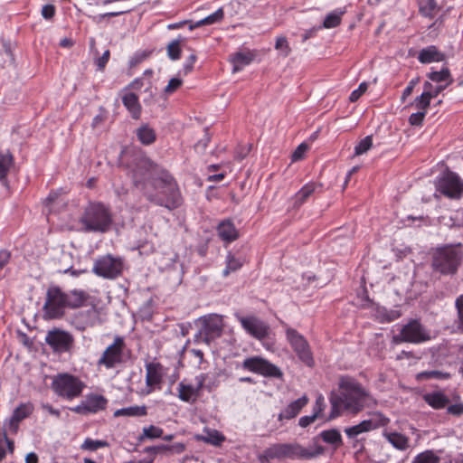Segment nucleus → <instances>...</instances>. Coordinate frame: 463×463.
<instances>
[{
    "instance_id": "1",
    "label": "nucleus",
    "mask_w": 463,
    "mask_h": 463,
    "mask_svg": "<svg viewBox=\"0 0 463 463\" xmlns=\"http://www.w3.org/2000/svg\"><path fill=\"white\" fill-rule=\"evenodd\" d=\"M339 389L338 393L330 396L331 412L327 420L335 419L344 411L358 414L364 408L376 404V401L354 380L342 379Z\"/></svg>"
},
{
    "instance_id": "2",
    "label": "nucleus",
    "mask_w": 463,
    "mask_h": 463,
    "mask_svg": "<svg viewBox=\"0 0 463 463\" xmlns=\"http://www.w3.org/2000/svg\"><path fill=\"white\" fill-rule=\"evenodd\" d=\"M88 295L85 291L73 289L64 292L57 286H51L46 291V298L43 307L45 319L61 317L67 307H80L86 301Z\"/></svg>"
},
{
    "instance_id": "3",
    "label": "nucleus",
    "mask_w": 463,
    "mask_h": 463,
    "mask_svg": "<svg viewBox=\"0 0 463 463\" xmlns=\"http://www.w3.org/2000/svg\"><path fill=\"white\" fill-rule=\"evenodd\" d=\"M155 191L145 188V195L148 201L156 205L173 210L182 204L183 199L174 177L165 170H161L153 185Z\"/></svg>"
},
{
    "instance_id": "4",
    "label": "nucleus",
    "mask_w": 463,
    "mask_h": 463,
    "mask_svg": "<svg viewBox=\"0 0 463 463\" xmlns=\"http://www.w3.org/2000/svg\"><path fill=\"white\" fill-rule=\"evenodd\" d=\"M113 222L109 206L99 202H90L84 208L79 218V223L85 232H107Z\"/></svg>"
},
{
    "instance_id": "5",
    "label": "nucleus",
    "mask_w": 463,
    "mask_h": 463,
    "mask_svg": "<svg viewBox=\"0 0 463 463\" xmlns=\"http://www.w3.org/2000/svg\"><path fill=\"white\" fill-rule=\"evenodd\" d=\"M463 260L461 243L446 244L435 249L432 254V268L442 275H454Z\"/></svg>"
},
{
    "instance_id": "6",
    "label": "nucleus",
    "mask_w": 463,
    "mask_h": 463,
    "mask_svg": "<svg viewBox=\"0 0 463 463\" xmlns=\"http://www.w3.org/2000/svg\"><path fill=\"white\" fill-rule=\"evenodd\" d=\"M52 388L58 396L67 400H73L80 396L85 384L72 374L59 373L53 378Z\"/></svg>"
},
{
    "instance_id": "7",
    "label": "nucleus",
    "mask_w": 463,
    "mask_h": 463,
    "mask_svg": "<svg viewBox=\"0 0 463 463\" xmlns=\"http://www.w3.org/2000/svg\"><path fill=\"white\" fill-rule=\"evenodd\" d=\"M435 188L449 199L459 200L463 196V179L457 173L446 170L436 178Z\"/></svg>"
},
{
    "instance_id": "8",
    "label": "nucleus",
    "mask_w": 463,
    "mask_h": 463,
    "mask_svg": "<svg viewBox=\"0 0 463 463\" xmlns=\"http://www.w3.org/2000/svg\"><path fill=\"white\" fill-rule=\"evenodd\" d=\"M286 338L298 358L308 367L315 365L310 345L303 335L286 326Z\"/></svg>"
},
{
    "instance_id": "9",
    "label": "nucleus",
    "mask_w": 463,
    "mask_h": 463,
    "mask_svg": "<svg viewBox=\"0 0 463 463\" xmlns=\"http://www.w3.org/2000/svg\"><path fill=\"white\" fill-rule=\"evenodd\" d=\"M161 170L145 156L136 158L135 165L131 169L133 182L136 185L144 183V189H148L147 183L151 182L154 185Z\"/></svg>"
},
{
    "instance_id": "10",
    "label": "nucleus",
    "mask_w": 463,
    "mask_h": 463,
    "mask_svg": "<svg viewBox=\"0 0 463 463\" xmlns=\"http://www.w3.org/2000/svg\"><path fill=\"white\" fill-rule=\"evenodd\" d=\"M430 339V332L418 320H411L404 325L400 333L393 336L395 344H420Z\"/></svg>"
},
{
    "instance_id": "11",
    "label": "nucleus",
    "mask_w": 463,
    "mask_h": 463,
    "mask_svg": "<svg viewBox=\"0 0 463 463\" xmlns=\"http://www.w3.org/2000/svg\"><path fill=\"white\" fill-rule=\"evenodd\" d=\"M240 366L245 371L258 373L265 377L281 379L283 376L282 371L278 366L260 356L246 358Z\"/></svg>"
},
{
    "instance_id": "12",
    "label": "nucleus",
    "mask_w": 463,
    "mask_h": 463,
    "mask_svg": "<svg viewBox=\"0 0 463 463\" xmlns=\"http://www.w3.org/2000/svg\"><path fill=\"white\" fill-rule=\"evenodd\" d=\"M126 344L122 336L117 335L114 341L102 353L97 362L99 366L112 369L124 361V349Z\"/></svg>"
},
{
    "instance_id": "13",
    "label": "nucleus",
    "mask_w": 463,
    "mask_h": 463,
    "mask_svg": "<svg viewBox=\"0 0 463 463\" xmlns=\"http://www.w3.org/2000/svg\"><path fill=\"white\" fill-rule=\"evenodd\" d=\"M123 269L121 259L115 258L110 254L97 259L94 262L92 271L99 277L113 279L118 277Z\"/></svg>"
},
{
    "instance_id": "14",
    "label": "nucleus",
    "mask_w": 463,
    "mask_h": 463,
    "mask_svg": "<svg viewBox=\"0 0 463 463\" xmlns=\"http://www.w3.org/2000/svg\"><path fill=\"white\" fill-rule=\"evenodd\" d=\"M235 317L240 322L244 331L251 337L262 340L269 335V326L260 317L253 315L241 316L240 314H235Z\"/></svg>"
},
{
    "instance_id": "15",
    "label": "nucleus",
    "mask_w": 463,
    "mask_h": 463,
    "mask_svg": "<svg viewBox=\"0 0 463 463\" xmlns=\"http://www.w3.org/2000/svg\"><path fill=\"white\" fill-rule=\"evenodd\" d=\"M324 453V448L314 442L304 447L298 442L287 443V458L291 460H310Z\"/></svg>"
},
{
    "instance_id": "16",
    "label": "nucleus",
    "mask_w": 463,
    "mask_h": 463,
    "mask_svg": "<svg viewBox=\"0 0 463 463\" xmlns=\"http://www.w3.org/2000/svg\"><path fill=\"white\" fill-rule=\"evenodd\" d=\"M107 404L108 400L103 395L89 394L80 404L71 408V411L79 414L87 415L105 410Z\"/></svg>"
},
{
    "instance_id": "17",
    "label": "nucleus",
    "mask_w": 463,
    "mask_h": 463,
    "mask_svg": "<svg viewBox=\"0 0 463 463\" xmlns=\"http://www.w3.org/2000/svg\"><path fill=\"white\" fill-rule=\"evenodd\" d=\"M45 342L55 352L64 353L70 350L73 344V337L66 331L53 329L47 333Z\"/></svg>"
},
{
    "instance_id": "18",
    "label": "nucleus",
    "mask_w": 463,
    "mask_h": 463,
    "mask_svg": "<svg viewBox=\"0 0 463 463\" xmlns=\"http://www.w3.org/2000/svg\"><path fill=\"white\" fill-rule=\"evenodd\" d=\"M203 329L201 333L203 335L205 340L210 342L217 337H220L223 331L222 317L217 314H211L202 317Z\"/></svg>"
},
{
    "instance_id": "19",
    "label": "nucleus",
    "mask_w": 463,
    "mask_h": 463,
    "mask_svg": "<svg viewBox=\"0 0 463 463\" xmlns=\"http://www.w3.org/2000/svg\"><path fill=\"white\" fill-rule=\"evenodd\" d=\"M33 411V405L31 402L21 403L14 410L11 417L5 420L3 427L7 428L11 434H16L20 422L28 418Z\"/></svg>"
},
{
    "instance_id": "20",
    "label": "nucleus",
    "mask_w": 463,
    "mask_h": 463,
    "mask_svg": "<svg viewBox=\"0 0 463 463\" xmlns=\"http://www.w3.org/2000/svg\"><path fill=\"white\" fill-rule=\"evenodd\" d=\"M164 367L159 363H147L146 364V384L149 388L147 393H150L154 387L159 386L163 381Z\"/></svg>"
},
{
    "instance_id": "21",
    "label": "nucleus",
    "mask_w": 463,
    "mask_h": 463,
    "mask_svg": "<svg viewBox=\"0 0 463 463\" xmlns=\"http://www.w3.org/2000/svg\"><path fill=\"white\" fill-rule=\"evenodd\" d=\"M287 458V443H275L267 448L259 459L260 463L269 462L270 459H285Z\"/></svg>"
},
{
    "instance_id": "22",
    "label": "nucleus",
    "mask_w": 463,
    "mask_h": 463,
    "mask_svg": "<svg viewBox=\"0 0 463 463\" xmlns=\"http://www.w3.org/2000/svg\"><path fill=\"white\" fill-rule=\"evenodd\" d=\"M307 402L308 398L307 395H303L296 401H293L279 414V420H282L284 419L290 420L295 418Z\"/></svg>"
},
{
    "instance_id": "23",
    "label": "nucleus",
    "mask_w": 463,
    "mask_h": 463,
    "mask_svg": "<svg viewBox=\"0 0 463 463\" xmlns=\"http://www.w3.org/2000/svg\"><path fill=\"white\" fill-rule=\"evenodd\" d=\"M219 237L225 242L231 243L238 239L239 232L231 220L221 222L217 227Z\"/></svg>"
},
{
    "instance_id": "24",
    "label": "nucleus",
    "mask_w": 463,
    "mask_h": 463,
    "mask_svg": "<svg viewBox=\"0 0 463 463\" xmlns=\"http://www.w3.org/2000/svg\"><path fill=\"white\" fill-rule=\"evenodd\" d=\"M46 207L50 212H59L67 205L65 192L62 189L52 191L45 199Z\"/></svg>"
},
{
    "instance_id": "25",
    "label": "nucleus",
    "mask_w": 463,
    "mask_h": 463,
    "mask_svg": "<svg viewBox=\"0 0 463 463\" xmlns=\"http://www.w3.org/2000/svg\"><path fill=\"white\" fill-rule=\"evenodd\" d=\"M255 55L251 52H238L231 56L230 61L233 64L232 72L241 71L245 66L249 65L254 59Z\"/></svg>"
},
{
    "instance_id": "26",
    "label": "nucleus",
    "mask_w": 463,
    "mask_h": 463,
    "mask_svg": "<svg viewBox=\"0 0 463 463\" xmlns=\"http://www.w3.org/2000/svg\"><path fill=\"white\" fill-rule=\"evenodd\" d=\"M122 102L133 118L138 119L140 118L141 105L139 103L137 95L132 92L126 93L122 97Z\"/></svg>"
},
{
    "instance_id": "27",
    "label": "nucleus",
    "mask_w": 463,
    "mask_h": 463,
    "mask_svg": "<svg viewBox=\"0 0 463 463\" xmlns=\"http://www.w3.org/2000/svg\"><path fill=\"white\" fill-rule=\"evenodd\" d=\"M445 59V55L440 52L436 46L430 45L422 49L418 55V60L421 63H430L433 61H441Z\"/></svg>"
},
{
    "instance_id": "28",
    "label": "nucleus",
    "mask_w": 463,
    "mask_h": 463,
    "mask_svg": "<svg viewBox=\"0 0 463 463\" xmlns=\"http://www.w3.org/2000/svg\"><path fill=\"white\" fill-rule=\"evenodd\" d=\"M423 399L430 406L436 410L446 408L449 403V399L441 392L426 393Z\"/></svg>"
},
{
    "instance_id": "29",
    "label": "nucleus",
    "mask_w": 463,
    "mask_h": 463,
    "mask_svg": "<svg viewBox=\"0 0 463 463\" xmlns=\"http://www.w3.org/2000/svg\"><path fill=\"white\" fill-rule=\"evenodd\" d=\"M320 184L308 183L305 184L294 196V206H301L317 190Z\"/></svg>"
},
{
    "instance_id": "30",
    "label": "nucleus",
    "mask_w": 463,
    "mask_h": 463,
    "mask_svg": "<svg viewBox=\"0 0 463 463\" xmlns=\"http://www.w3.org/2000/svg\"><path fill=\"white\" fill-rule=\"evenodd\" d=\"M383 436L395 449L399 450H406L410 447L409 438L402 433L396 431H386L383 433Z\"/></svg>"
},
{
    "instance_id": "31",
    "label": "nucleus",
    "mask_w": 463,
    "mask_h": 463,
    "mask_svg": "<svg viewBox=\"0 0 463 463\" xmlns=\"http://www.w3.org/2000/svg\"><path fill=\"white\" fill-rule=\"evenodd\" d=\"M14 165V156L9 150L0 152V181L6 184V176L10 168Z\"/></svg>"
},
{
    "instance_id": "32",
    "label": "nucleus",
    "mask_w": 463,
    "mask_h": 463,
    "mask_svg": "<svg viewBox=\"0 0 463 463\" xmlns=\"http://www.w3.org/2000/svg\"><path fill=\"white\" fill-rule=\"evenodd\" d=\"M147 414V410L145 405L142 406H130L126 408H121L114 411V417H141L146 416Z\"/></svg>"
},
{
    "instance_id": "33",
    "label": "nucleus",
    "mask_w": 463,
    "mask_h": 463,
    "mask_svg": "<svg viewBox=\"0 0 463 463\" xmlns=\"http://www.w3.org/2000/svg\"><path fill=\"white\" fill-rule=\"evenodd\" d=\"M178 397L181 401L185 402H194L198 397L196 389L191 384H185L183 382L178 383Z\"/></svg>"
},
{
    "instance_id": "34",
    "label": "nucleus",
    "mask_w": 463,
    "mask_h": 463,
    "mask_svg": "<svg viewBox=\"0 0 463 463\" xmlns=\"http://www.w3.org/2000/svg\"><path fill=\"white\" fill-rule=\"evenodd\" d=\"M223 16H224L223 9L219 8L214 13L204 17L203 19H201V20L195 22L194 24H190L189 29L192 31L195 28H198V27H201L203 25L213 24L219 23L223 19Z\"/></svg>"
},
{
    "instance_id": "35",
    "label": "nucleus",
    "mask_w": 463,
    "mask_h": 463,
    "mask_svg": "<svg viewBox=\"0 0 463 463\" xmlns=\"http://www.w3.org/2000/svg\"><path fill=\"white\" fill-rule=\"evenodd\" d=\"M345 13V9H336V10H334L333 12L329 13L324 22H323V24L322 26H319L318 28H327V29H330V28H335L336 27L337 25L340 24L341 23V20H342V16L343 14Z\"/></svg>"
},
{
    "instance_id": "36",
    "label": "nucleus",
    "mask_w": 463,
    "mask_h": 463,
    "mask_svg": "<svg viewBox=\"0 0 463 463\" xmlns=\"http://www.w3.org/2000/svg\"><path fill=\"white\" fill-rule=\"evenodd\" d=\"M137 137L138 140L146 146L153 144L156 137L154 129L147 125H143L137 130Z\"/></svg>"
},
{
    "instance_id": "37",
    "label": "nucleus",
    "mask_w": 463,
    "mask_h": 463,
    "mask_svg": "<svg viewBox=\"0 0 463 463\" xmlns=\"http://www.w3.org/2000/svg\"><path fill=\"white\" fill-rule=\"evenodd\" d=\"M420 13L429 18H433L439 10L435 0H420L419 3Z\"/></svg>"
},
{
    "instance_id": "38",
    "label": "nucleus",
    "mask_w": 463,
    "mask_h": 463,
    "mask_svg": "<svg viewBox=\"0 0 463 463\" xmlns=\"http://www.w3.org/2000/svg\"><path fill=\"white\" fill-rule=\"evenodd\" d=\"M171 450L172 447L165 444L146 447L144 449V452L149 455V459L148 461H140L139 463H153L156 455L165 454Z\"/></svg>"
},
{
    "instance_id": "39",
    "label": "nucleus",
    "mask_w": 463,
    "mask_h": 463,
    "mask_svg": "<svg viewBox=\"0 0 463 463\" xmlns=\"http://www.w3.org/2000/svg\"><path fill=\"white\" fill-rule=\"evenodd\" d=\"M370 430H372V424L371 422H367V420H364L357 425L346 428L345 432L348 438L353 439L364 432Z\"/></svg>"
},
{
    "instance_id": "40",
    "label": "nucleus",
    "mask_w": 463,
    "mask_h": 463,
    "mask_svg": "<svg viewBox=\"0 0 463 463\" xmlns=\"http://www.w3.org/2000/svg\"><path fill=\"white\" fill-rule=\"evenodd\" d=\"M164 433L163 429L156 427L155 425H149L147 427H144L142 430V434L139 436L138 440L142 441L145 439H154L157 438H161Z\"/></svg>"
},
{
    "instance_id": "41",
    "label": "nucleus",
    "mask_w": 463,
    "mask_h": 463,
    "mask_svg": "<svg viewBox=\"0 0 463 463\" xmlns=\"http://www.w3.org/2000/svg\"><path fill=\"white\" fill-rule=\"evenodd\" d=\"M411 463H439V458L431 450H425L418 454Z\"/></svg>"
},
{
    "instance_id": "42",
    "label": "nucleus",
    "mask_w": 463,
    "mask_h": 463,
    "mask_svg": "<svg viewBox=\"0 0 463 463\" xmlns=\"http://www.w3.org/2000/svg\"><path fill=\"white\" fill-rule=\"evenodd\" d=\"M428 77L430 80L434 82H442L449 80L448 85L452 82V79L450 77V72L448 68H443L441 71H431L428 74Z\"/></svg>"
},
{
    "instance_id": "43",
    "label": "nucleus",
    "mask_w": 463,
    "mask_h": 463,
    "mask_svg": "<svg viewBox=\"0 0 463 463\" xmlns=\"http://www.w3.org/2000/svg\"><path fill=\"white\" fill-rule=\"evenodd\" d=\"M320 437L328 444H338L342 442L340 432L335 429L322 431Z\"/></svg>"
},
{
    "instance_id": "44",
    "label": "nucleus",
    "mask_w": 463,
    "mask_h": 463,
    "mask_svg": "<svg viewBox=\"0 0 463 463\" xmlns=\"http://www.w3.org/2000/svg\"><path fill=\"white\" fill-rule=\"evenodd\" d=\"M109 443L105 440L99 439H92L90 438H87L83 443L80 445V449L83 450L95 451L99 449L108 447Z\"/></svg>"
},
{
    "instance_id": "45",
    "label": "nucleus",
    "mask_w": 463,
    "mask_h": 463,
    "mask_svg": "<svg viewBox=\"0 0 463 463\" xmlns=\"http://www.w3.org/2000/svg\"><path fill=\"white\" fill-rule=\"evenodd\" d=\"M241 266V260L229 253L226 260V268L223 269V276H228L230 272L236 271Z\"/></svg>"
},
{
    "instance_id": "46",
    "label": "nucleus",
    "mask_w": 463,
    "mask_h": 463,
    "mask_svg": "<svg viewBox=\"0 0 463 463\" xmlns=\"http://www.w3.org/2000/svg\"><path fill=\"white\" fill-rule=\"evenodd\" d=\"M432 99L431 95L427 92H422L419 97L414 99V106L420 111H426L430 107V100Z\"/></svg>"
},
{
    "instance_id": "47",
    "label": "nucleus",
    "mask_w": 463,
    "mask_h": 463,
    "mask_svg": "<svg viewBox=\"0 0 463 463\" xmlns=\"http://www.w3.org/2000/svg\"><path fill=\"white\" fill-rule=\"evenodd\" d=\"M168 57L176 61L181 57V48H180V41L178 39L173 40L170 42L166 47Z\"/></svg>"
},
{
    "instance_id": "48",
    "label": "nucleus",
    "mask_w": 463,
    "mask_h": 463,
    "mask_svg": "<svg viewBox=\"0 0 463 463\" xmlns=\"http://www.w3.org/2000/svg\"><path fill=\"white\" fill-rule=\"evenodd\" d=\"M366 420L367 422H371L372 430L383 427L389 423V419L380 412L373 413L371 418Z\"/></svg>"
},
{
    "instance_id": "49",
    "label": "nucleus",
    "mask_w": 463,
    "mask_h": 463,
    "mask_svg": "<svg viewBox=\"0 0 463 463\" xmlns=\"http://www.w3.org/2000/svg\"><path fill=\"white\" fill-rule=\"evenodd\" d=\"M373 146L372 136H367L363 138L358 145L355 146V155L360 156L366 153Z\"/></svg>"
},
{
    "instance_id": "50",
    "label": "nucleus",
    "mask_w": 463,
    "mask_h": 463,
    "mask_svg": "<svg viewBox=\"0 0 463 463\" xmlns=\"http://www.w3.org/2000/svg\"><path fill=\"white\" fill-rule=\"evenodd\" d=\"M183 84V80L178 77H174L169 80L167 85L164 89V92L167 95L173 94Z\"/></svg>"
},
{
    "instance_id": "51",
    "label": "nucleus",
    "mask_w": 463,
    "mask_h": 463,
    "mask_svg": "<svg viewBox=\"0 0 463 463\" xmlns=\"http://www.w3.org/2000/svg\"><path fill=\"white\" fill-rule=\"evenodd\" d=\"M325 408H326L325 399H324L323 395L320 394L317 397L315 405L313 407L312 414L316 415L317 419L322 418V413H323Z\"/></svg>"
},
{
    "instance_id": "52",
    "label": "nucleus",
    "mask_w": 463,
    "mask_h": 463,
    "mask_svg": "<svg viewBox=\"0 0 463 463\" xmlns=\"http://www.w3.org/2000/svg\"><path fill=\"white\" fill-rule=\"evenodd\" d=\"M455 307L458 312V327L463 329V294L457 298Z\"/></svg>"
},
{
    "instance_id": "53",
    "label": "nucleus",
    "mask_w": 463,
    "mask_h": 463,
    "mask_svg": "<svg viewBox=\"0 0 463 463\" xmlns=\"http://www.w3.org/2000/svg\"><path fill=\"white\" fill-rule=\"evenodd\" d=\"M421 378L430 379V378H436V379H447L449 378V374L446 373H442L440 371H427L423 372L419 374Z\"/></svg>"
},
{
    "instance_id": "54",
    "label": "nucleus",
    "mask_w": 463,
    "mask_h": 463,
    "mask_svg": "<svg viewBox=\"0 0 463 463\" xmlns=\"http://www.w3.org/2000/svg\"><path fill=\"white\" fill-rule=\"evenodd\" d=\"M425 115H426V111H420L419 110L418 112L412 113L409 117V123L411 126H421L422 122H423V119L425 118Z\"/></svg>"
},
{
    "instance_id": "55",
    "label": "nucleus",
    "mask_w": 463,
    "mask_h": 463,
    "mask_svg": "<svg viewBox=\"0 0 463 463\" xmlns=\"http://www.w3.org/2000/svg\"><path fill=\"white\" fill-rule=\"evenodd\" d=\"M367 90V83L362 82L358 88L353 90L350 94L349 99L351 102H355Z\"/></svg>"
},
{
    "instance_id": "56",
    "label": "nucleus",
    "mask_w": 463,
    "mask_h": 463,
    "mask_svg": "<svg viewBox=\"0 0 463 463\" xmlns=\"http://www.w3.org/2000/svg\"><path fill=\"white\" fill-rule=\"evenodd\" d=\"M109 56H110L109 50H106L103 52L102 56H100L95 60V64H96L98 70H99V71L104 70V68L106 67V64L108 63V61L109 60Z\"/></svg>"
},
{
    "instance_id": "57",
    "label": "nucleus",
    "mask_w": 463,
    "mask_h": 463,
    "mask_svg": "<svg viewBox=\"0 0 463 463\" xmlns=\"http://www.w3.org/2000/svg\"><path fill=\"white\" fill-rule=\"evenodd\" d=\"M275 48L277 50H282L285 56L288 55L290 52V48L285 37L277 38Z\"/></svg>"
},
{
    "instance_id": "58",
    "label": "nucleus",
    "mask_w": 463,
    "mask_h": 463,
    "mask_svg": "<svg viewBox=\"0 0 463 463\" xmlns=\"http://www.w3.org/2000/svg\"><path fill=\"white\" fill-rule=\"evenodd\" d=\"M308 146L305 143L300 144L292 154V160L298 161L302 159L304 154L307 150Z\"/></svg>"
},
{
    "instance_id": "59",
    "label": "nucleus",
    "mask_w": 463,
    "mask_h": 463,
    "mask_svg": "<svg viewBox=\"0 0 463 463\" xmlns=\"http://www.w3.org/2000/svg\"><path fill=\"white\" fill-rule=\"evenodd\" d=\"M223 440L224 437L217 430H213L210 433V436L207 439V441L213 445H220Z\"/></svg>"
},
{
    "instance_id": "60",
    "label": "nucleus",
    "mask_w": 463,
    "mask_h": 463,
    "mask_svg": "<svg viewBox=\"0 0 463 463\" xmlns=\"http://www.w3.org/2000/svg\"><path fill=\"white\" fill-rule=\"evenodd\" d=\"M55 14V7L52 5H45L42 8V15L44 19H52Z\"/></svg>"
},
{
    "instance_id": "61",
    "label": "nucleus",
    "mask_w": 463,
    "mask_h": 463,
    "mask_svg": "<svg viewBox=\"0 0 463 463\" xmlns=\"http://www.w3.org/2000/svg\"><path fill=\"white\" fill-rule=\"evenodd\" d=\"M2 434H3V440H5V441L8 451H9L10 453H13V452H14V441H13L12 439H10L8 438V434H11V433L8 431V429H7V428L3 427Z\"/></svg>"
},
{
    "instance_id": "62",
    "label": "nucleus",
    "mask_w": 463,
    "mask_h": 463,
    "mask_svg": "<svg viewBox=\"0 0 463 463\" xmlns=\"http://www.w3.org/2000/svg\"><path fill=\"white\" fill-rule=\"evenodd\" d=\"M195 61H196V56L194 54H191L187 58L185 63L184 64V74H188L189 72L192 71Z\"/></svg>"
},
{
    "instance_id": "63",
    "label": "nucleus",
    "mask_w": 463,
    "mask_h": 463,
    "mask_svg": "<svg viewBox=\"0 0 463 463\" xmlns=\"http://www.w3.org/2000/svg\"><path fill=\"white\" fill-rule=\"evenodd\" d=\"M317 420L316 415L303 416L299 419L298 424L302 428H306L313 423Z\"/></svg>"
},
{
    "instance_id": "64",
    "label": "nucleus",
    "mask_w": 463,
    "mask_h": 463,
    "mask_svg": "<svg viewBox=\"0 0 463 463\" xmlns=\"http://www.w3.org/2000/svg\"><path fill=\"white\" fill-rule=\"evenodd\" d=\"M146 57L147 55L145 52L135 54V56L129 60V66L131 68L137 66L138 63L143 61Z\"/></svg>"
}]
</instances>
